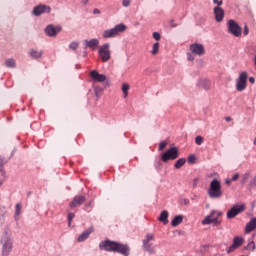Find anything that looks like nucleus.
Listing matches in <instances>:
<instances>
[{"mask_svg": "<svg viewBox=\"0 0 256 256\" xmlns=\"http://www.w3.org/2000/svg\"><path fill=\"white\" fill-rule=\"evenodd\" d=\"M207 193L210 199H221L223 197V188L221 187V181L213 179L210 182Z\"/></svg>", "mask_w": 256, "mask_h": 256, "instance_id": "obj_1", "label": "nucleus"}, {"mask_svg": "<svg viewBox=\"0 0 256 256\" xmlns=\"http://www.w3.org/2000/svg\"><path fill=\"white\" fill-rule=\"evenodd\" d=\"M221 217H223L222 211L212 210L210 214L202 220V225H214V227H217L222 223Z\"/></svg>", "mask_w": 256, "mask_h": 256, "instance_id": "obj_2", "label": "nucleus"}, {"mask_svg": "<svg viewBox=\"0 0 256 256\" xmlns=\"http://www.w3.org/2000/svg\"><path fill=\"white\" fill-rule=\"evenodd\" d=\"M127 31V25L124 23L116 25L112 29L105 30L102 34L104 39H113L114 37H118L121 33H125Z\"/></svg>", "mask_w": 256, "mask_h": 256, "instance_id": "obj_3", "label": "nucleus"}, {"mask_svg": "<svg viewBox=\"0 0 256 256\" xmlns=\"http://www.w3.org/2000/svg\"><path fill=\"white\" fill-rule=\"evenodd\" d=\"M0 243L2 245V256H9L11 255V251H13V240L9 236V234L5 233Z\"/></svg>", "mask_w": 256, "mask_h": 256, "instance_id": "obj_4", "label": "nucleus"}, {"mask_svg": "<svg viewBox=\"0 0 256 256\" xmlns=\"http://www.w3.org/2000/svg\"><path fill=\"white\" fill-rule=\"evenodd\" d=\"M179 158V150L177 147H172L168 149L165 153L162 154V161L167 163V161H175V159Z\"/></svg>", "mask_w": 256, "mask_h": 256, "instance_id": "obj_5", "label": "nucleus"}, {"mask_svg": "<svg viewBox=\"0 0 256 256\" xmlns=\"http://www.w3.org/2000/svg\"><path fill=\"white\" fill-rule=\"evenodd\" d=\"M151 241H155V235L147 234L145 239L143 240V249L150 253V255L155 254V246Z\"/></svg>", "mask_w": 256, "mask_h": 256, "instance_id": "obj_6", "label": "nucleus"}, {"mask_svg": "<svg viewBox=\"0 0 256 256\" xmlns=\"http://www.w3.org/2000/svg\"><path fill=\"white\" fill-rule=\"evenodd\" d=\"M249 75L247 72L240 73L238 79L236 80V91H245L247 89V78Z\"/></svg>", "mask_w": 256, "mask_h": 256, "instance_id": "obj_7", "label": "nucleus"}, {"mask_svg": "<svg viewBox=\"0 0 256 256\" xmlns=\"http://www.w3.org/2000/svg\"><path fill=\"white\" fill-rule=\"evenodd\" d=\"M228 31L231 35H234V37H241L243 33L241 26H239V24H237L233 19L228 21Z\"/></svg>", "mask_w": 256, "mask_h": 256, "instance_id": "obj_8", "label": "nucleus"}, {"mask_svg": "<svg viewBox=\"0 0 256 256\" xmlns=\"http://www.w3.org/2000/svg\"><path fill=\"white\" fill-rule=\"evenodd\" d=\"M110 45L108 43L102 45L99 49V56L103 63H107L111 59V50H109Z\"/></svg>", "mask_w": 256, "mask_h": 256, "instance_id": "obj_9", "label": "nucleus"}, {"mask_svg": "<svg viewBox=\"0 0 256 256\" xmlns=\"http://www.w3.org/2000/svg\"><path fill=\"white\" fill-rule=\"evenodd\" d=\"M243 211H245V205H235L227 211L226 217L227 219H235V216L243 213Z\"/></svg>", "mask_w": 256, "mask_h": 256, "instance_id": "obj_10", "label": "nucleus"}, {"mask_svg": "<svg viewBox=\"0 0 256 256\" xmlns=\"http://www.w3.org/2000/svg\"><path fill=\"white\" fill-rule=\"evenodd\" d=\"M99 247L104 251H110L115 253V249L117 248V242L111 241V240H105L100 242Z\"/></svg>", "mask_w": 256, "mask_h": 256, "instance_id": "obj_11", "label": "nucleus"}, {"mask_svg": "<svg viewBox=\"0 0 256 256\" xmlns=\"http://www.w3.org/2000/svg\"><path fill=\"white\" fill-rule=\"evenodd\" d=\"M243 243H245L243 237L235 236L232 245L227 249V253H233L236 249H239Z\"/></svg>", "mask_w": 256, "mask_h": 256, "instance_id": "obj_12", "label": "nucleus"}, {"mask_svg": "<svg viewBox=\"0 0 256 256\" xmlns=\"http://www.w3.org/2000/svg\"><path fill=\"white\" fill-rule=\"evenodd\" d=\"M43 13H51V7L44 4L34 7L33 15H35V17H39V15H43Z\"/></svg>", "mask_w": 256, "mask_h": 256, "instance_id": "obj_13", "label": "nucleus"}, {"mask_svg": "<svg viewBox=\"0 0 256 256\" xmlns=\"http://www.w3.org/2000/svg\"><path fill=\"white\" fill-rule=\"evenodd\" d=\"M190 51L194 53V55L201 57V55H205V46H203V44L194 43L190 45Z\"/></svg>", "mask_w": 256, "mask_h": 256, "instance_id": "obj_14", "label": "nucleus"}, {"mask_svg": "<svg viewBox=\"0 0 256 256\" xmlns=\"http://www.w3.org/2000/svg\"><path fill=\"white\" fill-rule=\"evenodd\" d=\"M86 200L87 198L85 196L77 195L73 198L69 207L70 209H75V207H81V205H83V203H85Z\"/></svg>", "mask_w": 256, "mask_h": 256, "instance_id": "obj_15", "label": "nucleus"}, {"mask_svg": "<svg viewBox=\"0 0 256 256\" xmlns=\"http://www.w3.org/2000/svg\"><path fill=\"white\" fill-rule=\"evenodd\" d=\"M61 26H53V25H48L45 29L46 35L48 37H57V34L61 33Z\"/></svg>", "mask_w": 256, "mask_h": 256, "instance_id": "obj_16", "label": "nucleus"}, {"mask_svg": "<svg viewBox=\"0 0 256 256\" xmlns=\"http://www.w3.org/2000/svg\"><path fill=\"white\" fill-rule=\"evenodd\" d=\"M214 17H215V21H217V23H221V21H223V19H225V10H223V8H221V6L214 7Z\"/></svg>", "mask_w": 256, "mask_h": 256, "instance_id": "obj_17", "label": "nucleus"}, {"mask_svg": "<svg viewBox=\"0 0 256 256\" xmlns=\"http://www.w3.org/2000/svg\"><path fill=\"white\" fill-rule=\"evenodd\" d=\"M129 251V246L117 242L114 253H120L121 255L129 256Z\"/></svg>", "mask_w": 256, "mask_h": 256, "instance_id": "obj_18", "label": "nucleus"}, {"mask_svg": "<svg viewBox=\"0 0 256 256\" xmlns=\"http://www.w3.org/2000/svg\"><path fill=\"white\" fill-rule=\"evenodd\" d=\"M90 77L91 79H93L94 81H97L98 83H105V81H107V76L103 74H99L97 70L91 71Z\"/></svg>", "mask_w": 256, "mask_h": 256, "instance_id": "obj_19", "label": "nucleus"}, {"mask_svg": "<svg viewBox=\"0 0 256 256\" xmlns=\"http://www.w3.org/2000/svg\"><path fill=\"white\" fill-rule=\"evenodd\" d=\"M83 43H84L85 49L96 50L97 47H99V39H97V38H94L91 40H84Z\"/></svg>", "mask_w": 256, "mask_h": 256, "instance_id": "obj_20", "label": "nucleus"}, {"mask_svg": "<svg viewBox=\"0 0 256 256\" xmlns=\"http://www.w3.org/2000/svg\"><path fill=\"white\" fill-rule=\"evenodd\" d=\"M95 230L93 229V227H90L89 229L85 230L82 234H80L78 236V243H83V241H85L86 239H89V236L91 235V233H93Z\"/></svg>", "mask_w": 256, "mask_h": 256, "instance_id": "obj_21", "label": "nucleus"}, {"mask_svg": "<svg viewBox=\"0 0 256 256\" xmlns=\"http://www.w3.org/2000/svg\"><path fill=\"white\" fill-rule=\"evenodd\" d=\"M158 221L164 225H167V223H169V212L163 210L158 218Z\"/></svg>", "mask_w": 256, "mask_h": 256, "instance_id": "obj_22", "label": "nucleus"}, {"mask_svg": "<svg viewBox=\"0 0 256 256\" xmlns=\"http://www.w3.org/2000/svg\"><path fill=\"white\" fill-rule=\"evenodd\" d=\"M256 230V218H253L248 224H246V233H251Z\"/></svg>", "mask_w": 256, "mask_h": 256, "instance_id": "obj_23", "label": "nucleus"}, {"mask_svg": "<svg viewBox=\"0 0 256 256\" xmlns=\"http://www.w3.org/2000/svg\"><path fill=\"white\" fill-rule=\"evenodd\" d=\"M29 56L32 59H41V57H43V51H38V50H35V49H31L30 52H29Z\"/></svg>", "mask_w": 256, "mask_h": 256, "instance_id": "obj_24", "label": "nucleus"}, {"mask_svg": "<svg viewBox=\"0 0 256 256\" xmlns=\"http://www.w3.org/2000/svg\"><path fill=\"white\" fill-rule=\"evenodd\" d=\"M5 179H7V173L3 170V162L0 161V187L5 183Z\"/></svg>", "mask_w": 256, "mask_h": 256, "instance_id": "obj_25", "label": "nucleus"}, {"mask_svg": "<svg viewBox=\"0 0 256 256\" xmlns=\"http://www.w3.org/2000/svg\"><path fill=\"white\" fill-rule=\"evenodd\" d=\"M181 223H183V216L181 215L174 217L171 221L172 227H177V225H181Z\"/></svg>", "mask_w": 256, "mask_h": 256, "instance_id": "obj_26", "label": "nucleus"}, {"mask_svg": "<svg viewBox=\"0 0 256 256\" xmlns=\"http://www.w3.org/2000/svg\"><path fill=\"white\" fill-rule=\"evenodd\" d=\"M21 209H23V205L21 203L16 204L15 206V220L19 221V215H21Z\"/></svg>", "mask_w": 256, "mask_h": 256, "instance_id": "obj_27", "label": "nucleus"}, {"mask_svg": "<svg viewBox=\"0 0 256 256\" xmlns=\"http://www.w3.org/2000/svg\"><path fill=\"white\" fill-rule=\"evenodd\" d=\"M185 163H187V159L180 158L176 161V163L174 164V167H175V169H181V167H183V165H185Z\"/></svg>", "mask_w": 256, "mask_h": 256, "instance_id": "obj_28", "label": "nucleus"}, {"mask_svg": "<svg viewBox=\"0 0 256 256\" xmlns=\"http://www.w3.org/2000/svg\"><path fill=\"white\" fill-rule=\"evenodd\" d=\"M5 65L6 67H10L11 69L15 68V59L11 58V59H7L5 61Z\"/></svg>", "mask_w": 256, "mask_h": 256, "instance_id": "obj_29", "label": "nucleus"}, {"mask_svg": "<svg viewBox=\"0 0 256 256\" xmlns=\"http://www.w3.org/2000/svg\"><path fill=\"white\" fill-rule=\"evenodd\" d=\"M129 89H130L129 84L124 83L122 85V92H123L124 97H127V95H129Z\"/></svg>", "mask_w": 256, "mask_h": 256, "instance_id": "obj_30", "label": "nucleus"}, {"mask_svg": "<svg viewBox=\"0 0 256 256\" xmlns=\"http://www.w3.org/2000/svg\"><path fill=\"white\" fill-rule=\"evenodd\" d=\"M159 47H160V44L159 42H156L153 44V47H152V55H157V53H159Z\"/></svg>", "mask_w": 256, "mask_h": 256, "instance_id": "obj_31", "label": "nucleus"}, {"mask_svg": "<svg viewBox=\"0 0 256 256\" xmlns=\"http://www.w3.org/2000/svg\"><path fill=\"white\" fill-rule=\"evenodd\" d=\"M246 249L248 251H255V242L251 241L247 244Z\"/></svg>", "mask_w": 256, "mask_h": 256, "instance_id": "obj_32", "label": "nucleus"}, {"mask_svg": "<svg viewBox=\"0 0 256 256\" xmlns=\"http://www.w3.org/2000/svg\"><path fill=\"white\" fill-rule=\"evenodd\" d=\"M69 47H70V49H72V51H76L77 47H79V43L72 42V43H70Z\"/></svg>", "mask_w": 256, "mask_h": 256, "instance_id": "obj_33", "label": "nucleus"}, {"mask_svg": "<svg viewBox=\"0 0 256 256\" xmlns=\"http://www.w3.org/2000/svg\"><path fill=\"white\" fill-rule=\"evenodd\" d=\"M251 174L249 172L245 173L243 176H242V183H247V181H249V176Z\"/></svg>", "mask_w": 256, "mask_h": 256, "instance_id": "obj_34", "label": "nucleus"}, {"mask_svg": "<svg viewBox=\"0 0 256 256\" xmlns=\"http://www.w3.org/2000/svg\"><path fill=\"white\" fill-rule=\"evenodd\" d=\"M195 143H196V145H203V138H202V136H197L195 138Z\"/></svg>", "mask_w": 256, "mask_h": 256, "instance_id": "obj_35", "label": "nucleus"}, {"mask_svg": "<svg viewBox=\"0 0 256 256\" xmlns=\"http://www.w3.org/2000/svg\"><path fill=\"white\" fill-rule=\"evenodd\" d=\"M73 219H75V214L73 212H70L68 214V225H71V221H73Z\"/></svg>", "mask_w": 256, "mask_h": 256, "instance_id": "obj_36", "label": "nucleus"}, {"mask_svg": "<svg viewBox=\"0 0 256 256\" xmlns=\"http://www.w3.org/2000/svg\"><path fill=\"white\" fill-rule=\"evenodd\" d=\"M93 207V201H89L84 205V210L89 211V208Z\"/></svg>", "mask_w": 256, "mask_h": 256, "instance_id": "obj_37", "label": "nucleus"}, {"mask_svg": "<svg viewBox=\"0 0 256 256\" xmlns=\"http://www.w3.org/2000/svg\"><path fill=\"white\" fill-rule=\"evenodd\" d=\"M153 38L156 40V41H159L161 39V34H159V32H154L153 33Z\"/></svg>", "mask_w": 256, "mask_h": 256, "instance_id": "obj_38", "label": "nucleus"}, {"mask_svg": "<svg viewBox=\"0 0 256 256\" xmlns=\"http://www.w3.org/2000/svg\"><path fill=\"white\" fill-rule=\"evenodd\" d=\"M167 147V142H160L159 144V151H163Z\"/></svg>", "mask_w": 256, "mask_h": 256, "instance_id": "obj_39", "label": "nucleus"}, {"mask_svg": "<svg viewBox=\"0 0 256 256\" xmlns=\"http://www.w3.org/2000/svg\"><path fill=\"white\" fill-rule=\"evenodd\" d=\"M214 5H217V7H221L223 5V0H213Z\"/></svg>", "mask_w": 256, "mask_h": 256, "instance_id": "obj_40", "label": "nucleus"}, {"mask_svg": "<svg viewBox=\"0 0 256 256\" xmlns=\"http://www.w3.org/2000/svg\"><path fill=\"white\" fill-rule=\"evenodd\" d=\"M122 5L123 7H129V5H131V0H123Z\"/></svg>", "mask_w": 256, "mask_h": 256, "instance_id": "obj_41", "label": "nucleus"}, {"mask_svg": "<svg viewBox=\"0 0 256 256\" xmlns=\"http://www.w3.org/2000/svg\"><path fill=\"white\" fill-rule=\"evenodd\" d=\"M243 35L245 36L249 35V26H247V24H245L244 26Z\"/></svg>", "mask_w": 256, "mask_h": 256, "instance_id": "obj_42", "label": "nucleus"}, {"mask_svg": "<svg viewBox=\"0 0 256 256\" xmlns=\"http://www.w3.org/2000/svg\"><path fill=\"white\" fill-rule=\"evenodd\" d=\"M250 187H256V176L250 181Z\"/></svg>", "mask_w": 256, "mask_h": 256, "instance_id": "obj_43", "label": "nucleus"}, {"mask_svg": "<svg viewBox=\"0 0 256 256\" xmlns=\"http://www.w3.org/2000/svg\"><path fill=\"white\" fill-rule=\"evenodd\" d=\"M93 13H94V15H101V10L96 8L93 10Z\"/></svg>", "mask_w": 256, "mask_h": 256, "instance_id": "obj_44", "label": "nucleus"}, {"mask_svg": "<svg viewBox=\"0 0 256 256\" xmlns=\"http://www.w3.org/2000/svg\"><path fill=\"white\" fill-rule=\"evenodd\" d=\"M188 161H189V163H194L195 162V156H190L188 158Z\"/></svg>", "mask_w": 256, "mask_h": 256, "instance_id": "obj_45", "label": "nucleus"}, {"mask_svg": "<svg viewBox=\"0 0 256 256\" xmlns=\"http://www.w3.org/2000/svg\"><path fill=\"white\" fill-rule=\"evenodd\" d=\"M239 179V174H234L232 177V181H237Z\"/></svg>", "mask_w": 256, "mask_h": 256, "instance_id": "obj_46", "label": "nucleus"}, {"mask_svg": "<svg viewBox=\"0 0 256 256\" xmlns=\"http://www.w3.org/2000/svg\"><path fill=\"white\" fill-rule=\"evenodd\" d=\"M195 58L193 56H191V54H188V61H194Z\"/></svg>", "mask_w": 256, "mask_h": 256, "instance_id": "obj_47", "label": "nucleus"}, {"mask_svg": "<svg viewBox=\"0 0 256 256\" xmlns=\"http://www.w3.org/2000/svg\"><path fill=\"white\" fill-rule=\"evenodd\" d=\"M249 83H251L253 85V83H255V78L254 77H250L249 78Z\"/></svg>", "mask_w": 256, "mask_h": 256, "instance_id": "obj_48", "label": "nucleus"}, {"mask_svg": "<svg viewBox=\"0 0 256 256\" xmlns=\"http://www.w3.org/2000/svg\"><path fill=\"white\" fill-rule=\"evenodd\" d=\"M232 182H233L232 179H227V180L225 181L226 185H231Z\"/></svg>", "mask_w": 256, "mask_h": 256, "instance_id": "obj_49", "label": "nucleus"}, {"mask_svg": "<svg viewBox=\"0 0 256 256\" xmlns=\"http://www.w3.org/2000/svg\"><path fill=\"white\" fill-rule=\"evenodd\" d=\"M87 3H89V0H82L83 5H87Z\"/></svg>", "mask_w": 256, "mask_h": 256, "instance_id": "obj_50", "label": "nucleus"}, {"mask_svg": "<svg viewBox=\"0 0 256 256\" xmlns=\"http://www.w3.org/2000/svg\"><path fill=\"white\" fill-rule=\"evenodd\" d=\"M225 121H227V122L231 121V117H229V116L226 117V118H225Z\"/></svg>", "mask_w": 256, "mask_h": 256, "instance_id": "obj_51", "label": "nucleus"}, {"mask_svg": "<svg viewBox=\"0 0 256 256\" xmlns=\"http://www.w3.org/2000/svg\"><path fill=\"white\" fill-rule=\"evenodd\" d=\"M184 204L189 205V200L185 199Z\"/></svg>", "mask_w": 256, "mask_h": 256, "instance_id": "obj_52", "label": "nucleus"}, {"mask_svg": "<svg viewBox=\"0 0 256 256\" xmlns=\"http://www.w3.org/2000/svg\"><path fill=\"white\" fill-rule=\"evenodd\" d=\"M206 89H211V84H208V86L206 87Z\"/></svg>", "mask_w": 256, "mask_h": 256, "instance_id": "obj_53", "label": "nucleus"}]
</instances>
